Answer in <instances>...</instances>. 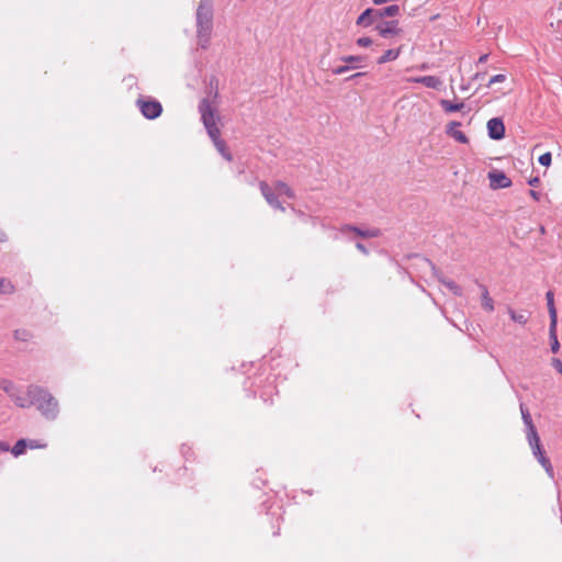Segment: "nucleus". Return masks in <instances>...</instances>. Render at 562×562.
<instances>
[{
  "instance_id": "1",
  "label": "nucleus",
  "mask_w": 562,
  "mask_h": 562,
  "mask_svg": "<svg viewBox=\"0 0 562 562\" xmlns=\"http://www.w3.org/2000/svg\"><path fill=\"white\" fill-rule=\"evenodd\" d=\"M200 112L203 124L207 131L209 136L213 140L214 146L226 160L231 161L232 155L228 151L225 142L221 139V132L217 127V121L220 120V116L215 109L211 106L206 100H203L200 103Z\"/></svg>"
},
{
  "instance_id": "2",
  "label": "nucleus",
  "mask_w": 562,
  "mask_h": 562,
  "mask_svg": "<svg viewBox=\"0 0 562 562\" xmlns=\"http://www.w3.org/2000/svg\"><path fill=\"white\" fill-rule=\"evenodd\" d=\"M213 30L212 4L209 1L200 2L196 10V37L198 45L205 49L210 45Z\"/></svg>"
},
{
  "instance_id": "3",
  "label": "nucleus",
  "mask_w": 562,
  "mask_h": 562,
  "mask_svg": "<svg viewBox=\"0 0 562 562\" xmlns=\"http://www.w3.org/2000/svg\"><path fill=\"white\" fill-rule=\"evenodd\" d=\"M260 190L269 205L281 211H284V207L278 201V198L292 199L294 196L290 187L283 182H277L273 188H270L266 182H260Z\"/></svg>"
},
{
  "instance_id": "4",
  "label": "nucleus",
  "mask_w": 562,
  "mask_h": 562,
  "mask_svg": "<svg viewBox=\"0 0 562 562\" xmlns=\"http://www.w3.org/2000/svg\"><path fill=\"white\" fill-rule=\"evenodd\" d=\"M42 394L40 386L30 385L24 390L18 389L13 401L20 407H30L36 403L37 396Z\"/></svg>"
},
{
  "instance_id": "5",
  "label": "nucleus",
  "mask_w": 562,
  "mask_h": 562,
  "mask_svg": "<svg viewBox=\"0 0 562 562\" xmlns=\"http://www.w3.org/2000/svg\"><path fill=\"white\" fill-rule=\"evenodd\" d=\"M37 408L46 418H55L58 412L57 401L45 390L42 389V394L37 396Z\"/></svg>"
},
{
  "instance_id": "6",
  "label": "nucleus",
  "mask_w": 562,
  "mask_h": 562,
  "mask_svg": "<svg viewBox=\"0 0 562 562\" xmlns=\"http://www.w3.org/2000/svg\"><path fill=\"white\" fill-rule=\"evenodd\" d=\"M374 29L383 38L398 36L402 33V29L400 27L398 21L396 20L379 22L375 24Z\"/></svg>"
},
{
  "instance_id": "7",
  "label": "nucleus",
  "mask_w": 562,
  "mask_h": 562,
  "mask_svg": "<svg viewBox=\"0 0 562 562\" xmlns=\"http://www.w3.org/2000/svg\"><path fill=\"white\" fill-rule=\"evenodd\" d=\"M139 109L147 119H156L161 114L162 108L158 101H139Z\"/></svg>"
},
{
  "instance_id": "8",
  "label": "nucleus",
  "mask_w": 562,
  "mask_h": 562,
  "mask_svg": "<svg viewBox=\"0 0 562 562\" xmlns=\"http://www.w3.org/2000/svg\"><path fill=\"white\" fill-rule=\"evenodd\" d=\"M411 83H422L427 88L439 90L443 81L437 76L409 77L406 79Z\"/></svg>"
},
{
  "instance_id": "9",
  "label": "nucleus",
  "mask_w": 562,
  "mask_h": 562,
  "mask_svg": "<svg viewBox=\"0 0 562 562\" xmlns=\"http://www.w3.org/2000/svg\"><path fill=\"white\" fill-rule=\"evenodd\" d=\"M488 136L492 139L499 140L505 136V126L501 119L493 117L487 122Z\"/></svg>"
},
{
  "instance_id": "10",
  "label": "nucleus",
  "mask_w": 562,
  "mask_h": 562,
  "mask_svg": "<svg viewBox=\"0 0 562 562\" xmlns=\"http://www.w3.org/2000/svg\"><path fill=\"white\" fill-rule=\"evenodd\" d=\"M488 179L492 189H504L512 186L510 179L502 171H491Z\"/></svg>"
},
{
  "instance_id": "11",
  "label": "nucleus",
  "mask_w": 562,
  "mask_h": 562,
  "mask_svg": "<svg viewBox=\"0 0 562 562\" xmlns=\"http://www.w3.org/2000/svg\"><path fill=\"white\" fill-rule=\"evenodd\" d=\"M461 123L459 122H450L446 127V133L461 144H468L469 138L467 135L460 131Z\"/></svg>"
},
{
  "instance_id": "12",
  "label": "nucleus",
  "mask_w": 562,
  "mask_h": 562,
  "mask_svg": "<svg viewBox=\"0 0 562 562\" xmlns=\"http://www.w3.org/2000/svg\"><path fill=\"white\" fill-rule=\"evenodd\" d=\"M374 9H366L357 19L356 24L360 27H369L379 20Z\"/></svg>"
},
{
  "instance_id": "13",
  "label": "nucleus",
  "mask_w": 562,
  "mask_h": 562,
  "mask_svg": "<svg viewBox=\"0 0 562 562\" xmlns=\"http://www.w3.org/2000/svg\"><path fill=\"white\" fill-rule=\"evenodd\" d=\"M532 453L538 459L539 463L543 467V469L546 470L547 474L550 477H553V475H554L553 468H552V465L550 463V460L544 456V452H543L542 448L539 447V448L532 450Z\"/></svg>"
},
{
  "instance_id": "14",
  "label": "nucleus",
  "mask_w": 562,
  "mask_h": 562,
  "mask_svg": "<svg viewBox=\"0 0 562 562\" xmlns=\"http://www.w3.org/2000/svg\"><path fill=\"white\" fill-rule=\"evenodd\" d=\"M402 48L403 46H400L397 48H390V49H386L378 59H376V64L379 65H382V64H385V63H389V61H393V60H396L401 53H402Z\"/></svg>"
},
{
  "instance_id": "15",
  "label": "nucleus",
  "mask_w": 562,
  "mask_h": 562,
  "mask_svg": "<svg viewBox=\"0 0 562 562\" xmlns=\"http://www.w3.org/2000/svg\"><path fill=\"white\" fill-rule=\"evenodd\" d=\"M342 232L344 233L353 232L358 236H361V237H364V238H373V237H378L380 235V231L379 229H375V228L374 229H360V228H357V227H353V226H345L342 228Z\"/></svg>"
},
{
  "instance_id": "16",
  "label": "nucleus",
  "mask_w": 562,
  "mask_h": 562,
  "mask_svg": "<svg viewBox=\"0 0 562 562\" xmlns=\"http://www.w3.org/2000/svg\"><path fill=\"white\" fill-rule=\"evenodd\" d=\"M375 16H378L379 20L383 19L384 16H396L400 14V7L393 4L381 10H375Z\"/></svg>"
},
{
  "instance_id": "17",
  "label": "nucleus",
  "mask_w": 562,
  "mask_h": 562,
  "mask_svg": "<svg viewBox=\"0 0 562 562\" xmlns=\"http://www.w3.org/2000/svg\"><path fill=\"white\" fill-rule=\"evenodd\" d=\"M507 312H508V315L510 316L512 321H514L515 323H518L520 325L527 324V322L529 319L528 314L525 312H516L513 308H508Z\"/></svg>"
},
{
  "instance_id": "18",
  "label": "nucleus",
  "mask_w": 562,
  "mask_h": 562,
  "mask_svg": "<svg viewBox=\"0 0 562 562\" xmlns=\"http://www.w3.org/2000/svg\"><path fill=\"white\" fill-rule=\"evenodd\" d=\"M440 105L442 108V110L447 113H450V112H457V111H460L463 109L464 106V103L463 102H460V103H452L450 102L449 100H440Z\"/></svg>"
},
{
  "instance_id": "19",
  "label": "nucleus",
  "mask_w": 562,
  "mask_h": 562,
  "mask_svg": "<svg viewBox=\"0 0 562 562\" xmlns=\"http://www.w3.org/2000/svg\"><path fill=\"white\" fill-rule=\"evenodd\" d=\"M527 438H528V442H529L531 450H535V449L541 447L540 438H539L535 427H531V430L528 431Z\"/></svg>"
},
{
  "instance_id": "20",
  "label": "nucleus",
  "mask_w": 562,
  "mask_h": 562,
  "mask_svg": "<svg viewBox=\"0 0 562 562\" xmlns=\"http://www.w3.org/2000/svg\"><path fill=\"white\" fill-rule=\"evenodd\" d=\"M0 389L3 390L12 400L18 392V387L9 380H0Z\"/></svg>"
},
{
  "instance_id": "21",
  "label": "nucleus",
  "mask_w": 562,
  "mask_h": 562,
  "mask_svg": "<svg viewBox=\"0 0 562 562\" xmlns=\"http://www.w3.org/2000/svg\"><path fill=\"white\" fill-rule=\"evenodd\" d=\"M26 449H27V440L20 439L19 441H16V443L11 449V453L15 458H18V457L22 456L23 453H25Z\"/></svg>"
},
{
  "instance_id": "22",
  "label": "nucleus",
  "mask_w": 562,
  "mask_h": 562,
  "mask_svg": "<svg viewBox=\"0 0 562 562\" xmlns=\"http://www.w3.org/2000/svg\"><path fill=\"white\" fill-rule=\"evenodd\" d=\"M482 306L484 310L492 312L494 310V304L492 297L488 295V292L486 289L483 291L482 295Z\"/></svg>"
},
{
  "instance_id": "23",
  "label": "nucleus",
  "mask_w": 562,
  "mask_h": 562,
  "mask_svg": "<svg viewBox=\"0 0 562 562\" xmlns=\"http://www.w3.org/2000/svg\"><path fill=\"white\" fill-rule=\"evenodd\" d=\"M341 61L349 64V66H358L359 63L363 61V57L359 55H347L342 56Z\"/></svg>"
},
{
  "instance_id": "24",
  "label": "nucleus",
  "mask_w": 562,
  "mask_h": 562,
  "mask_svg": "<svg viewBox=\"0 0 562 562\" xmlns=\"http://www.w3.org/2000/svg\"><path fill=\"white\" fill-rule=\"evenodd\" d=\"M546 299H547L549 315L550 316H558L557 315V310H555V306H554L553 293L551 291L547 292Z\"/></svg>"
},
{
  "instance_id": "25",
  "label": "nucleus",
  "mask_w": 562,
  "mask_h": 562,
  "mask_svg": "<svg viewBox=\"0 0 562 562\" xmlns=\"http://www.w3.org/2000/svg\"><path fill=\"white\" fill-rule=\"evenodd\" d=\"M442 283H443V284H445V286H446L447 289H449L453 294H456V295H460V294H461V289H460V286H459L456 282H453V281H451V280H443V281H442Z\"/></svg>"
},
{
  "instance_id": "26",
  "label": "nucleus",
  "mask_w": 562,
  "mask_h": 562,
  "mask_svg": "<svg viewBox=\"0 0 562 562\" xmlns=\"http://www.w3.org/2000/svg\"><path fill=\"white\" fill-rule=\"evenodd\" d=\"M29 449H44L47 447V443L36 439H26Z\"/></svg>"
},
{
  "instance_id": "27",
  "label": "nucleus",
  "mask_w": 562,
  "mask_h": 562,
  "mask_svg": "<svg viewBox=\"0 0 562 562\" xmlns=\"http://www.w3.org/2000/svg\"><path fill=\"white\" fill-rule=\"evenodd\" d=\"M356 44L359 47H370L373 44V40L370 36H361L356 40Z\"/></svg>"
},
{
  "instance_id": "28",
  "label": "nucleus",
  "mask_w": 562,
  "mask_h": 562,
  "mask_svg": "<svg viewBox=\"0 0 562 562\" xmlns=\"http://www.w3.org/2000/svg\"><path fill=\"white\" fill-rule=\"evenodd\" d=\"M13 291V285L10 281L0 278V292L1 293H11Z\"/></svg>"
},
{
  "instance_id": "29",
  "label": "nucleus",
  "mask_w": 562,
  "mask_h": 562,
  "mask_svg": "<svg viewBox=\"0 0 562 562\" xmlns=\"http://www.w3.org/2000/svg\"><path fill=\"white\" fill-rule=\"evenodd\" d=\"M557 324L558 316H550V338L558 337L557 336Z\"/></svg>"
},
{
  "instance_id": "30",
  "label": "nucleus",
  "mask_w": 562,
  "mask_h": 562,
  "mask_svg": "<svg viewBox=\"0 0 562 562\" xmlns=\"http://www.w3.org/2000/svg\"><path fill=\"white\" fill-rule=\"evenodd\" d=\"M552 156L551 153H544L539 157V162L542 166L549 167L551 165Z\"/></svg>"
},
{
  "instance_id": "31",
  "label": "nucleus",
  "mask_w": 562,
  "mask_h": 562,
  "mask_svg": "<svg viewBox=\"0 0 562 562\" xmlns=\"http://www.w3.org/2000/svg\"><path fill=\"white\" fill-rule=\"evenodd\" d=\"M521 414H522V419H524L526 426L528 427V431L531 430V427H535V426L532 424L529 413L521 407Z\"/></svg>"
},
{
  "instance_id": "32",
  "label": "nucleus",
  "mask_w": 562,
  "mask_h": 562,
  "mask_svg": "<svg viewBox=\"0 0 562 562\" xmlns=\"http://www.w3.org/2000/svg\"><path fill=\"white\" fill-rule=\"evenodd\" d=\"M356 68H358V66H349V65H345V66H339V67L335 68V69L333 70V72H334L335 75H342V74H345V72L349 71L350 69H356Z\"/></svg>"
},
{
  "instance_id": "33",
  "label": "nucleus",
  "mask_w": 562,
  "mask_h": 562,
  "mask_svg": "<svg viewBox=\"0 0 562 562\" xmlns=\"http://www.w3.org/2000/svg\"><path fill=\"white\" fill-rule=\"evenodd\" d=\"M505 80H506L505 75H503V74L495 75L490 79L487 87H492L493 85L498 83V82H504Z\"/></svg>"
},
{
  "instance_id": "34",
  "label": "nucleus",
  "mask_w": 562,
  "mask_h": 562,
  "mask_svg": "<svg viewBox=\"0 0 562 562\" xmlns=\"http://www.w3.org/2000/svg\"><path fill=\"white\" fill-rule=\"evenodd\" d=\"M551 364L552 367L559 372L562 374V360L558 359V358H553L551 360Z\"/></svg>"
},
{
  "instance_id": "35",
  "label": "nucleus",
  "mask_w": 562,
  "mask_h": 562,
  "mask_svg": "<svg viewBox=\"0 0 562 562\" xmlns=\"http://www.w3.org/2000/svg\"><path fill=\"white\" fill-rule=\"evenodd\" d=\"M550 340H551V351L554 353L558 352L560 349V344H559L558 337L550 338Z\"/></svg>"
},
{
  "instance_id": "36",
  "label": "nucleus",
  "mask_w": 562,
  "mask_h": 562,
  "mask_svg": "<svg viewBox=\"0 0 562 562\" xmlns=\"http://www.w3.org/2000/svg\"><path fill=\"white\" fill-rule=\"evenodd\" d=\"M10 450V446L5 441H0V451L7 452Z\"/></svg>"
},
{
  "instance_id": "37",
  "label": "nucleus",
  "mask_w": 562,
  "mask_h": 562,
  "mask_svg": "<svg viewBox=\"0 0 562 562\" xmlns=\"http://www.w3.org/2000/svg\"><path fill=\"white\" fill-rule=\"evenodd\" d=\"M529 194H530V196H531L533 200H536V201H538V200L540 199V193H539V192H537V191L530 190V191H529Z\"/></svg>"
},
{
  "instance_id": "38",
  "label": "nucleus",
  "mask_w": 562,
  "mask_h": 562,
  "mask_svg": "<svg viewBox=\"0 0 562 562\" xmlns=\"http://www.w3.org/2000/svg\"><path fill=\"white\" fill-rule=\"evenodd\" d=\"M528 183H529L531 187H536V186H538V183H539V178H538V177H535V178L530 179V180L528 181Z\"/></svg>"
},
{
  "instance_id": "39",
  "label": "nucleus",
  "mask_w": 562,
  "mask_h": 562,
  "mask_svg": "<svg viewBox=\"0 0 562 562\" xmlns=\"http://www.w3.org/2000/svg\"><path fill=\"white\" fill-rule=\"evenodd\" d=\"M356 247H357L361 252H363V254H367V252H368V251H367V249H366V247H364L361 243H358V244L356 245Z\"/></svg>"
},
{
  "instance_id": "40",
  "label": "nucleus",
  "mask_w": 562,
  "mask_h": 562,
  "mask_svg": "<svg viewBox=\"0 0 562 562\" xmlns=\"http://www.w3.org/2000/svg\"><path fill=\"white\" fill-rule=\"evenodd\" d=\"M484 77V74H481V72H476L474 76H473V80H480Z\"/></svg>"
},
{
  "instance_id": "41",
  "label": "nucleus",
  "mask_w": 562,
  "mask_h": 562,
  "mask_svg": "<svg viewBox=\"0 0 562 562\" xmlns=\"http://www.w3.org/2000/svg\"><path fill=\"white\" fill-rule=\"evenodd\" d=\"M488 58V55L487 54H484L482 55L480 58H479V63H485Z\"/></svg>"
},
{
  "instance_id": "42",
  "label": "nucleus",
  "mask_w": 562,
  "mask_h": 562,
  "mask_svg": "<svg viewBox=\"0 0 562 562\" xmlns=\"http://www.w3.org/2000/svg\"><path fill=\"white\" fill-rule=\"evenodd\" d=\"M362 75H363V74H361V72H357V74H355L353 76H351V78L359 77V76H362Z\"/></svg>"
}]
</instances>
